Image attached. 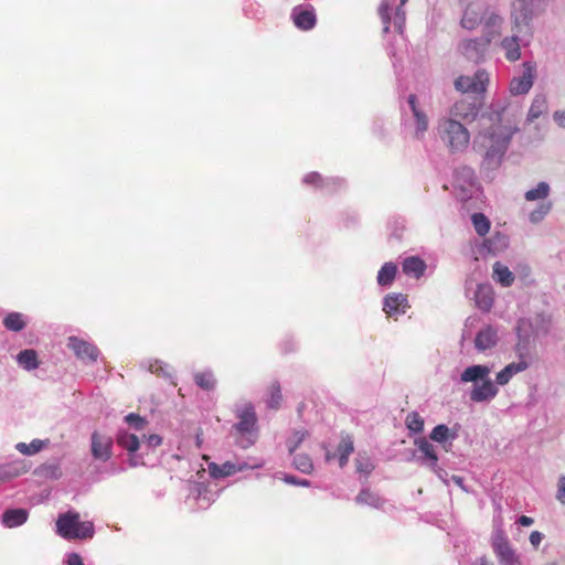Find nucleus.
Instances as JSON below:
<instances>
[{
  "mask_svg": "<svg viewBox=\"0 0 565 565\" xmlns=\"http://www.w3.org/2000/svg\"><path fill=\"white\" fill-rule=\"evenodd\" d=\"M519 106L508 99L493 102L479 119V128L472 140L473 150L482 158V168L498 169L519 131L514 116Z\"/></svg>",
  "mask_w": 565,
  "mask_h": 565,
  "instance_id": "obj_1",
  "label": "nucleus"
},
{
  "mask_svg": "<svg viewBox=\"0 0 565 565\" xmlns=\"http://www.w3.org/2000/svg\"><path fill=\"white\" fill-rule=\"evenodd\" d=\"M490 374L491 367L487 364H471L460 373V384H472L469 391V399L472 403H490L498 396L499 386H504L512 380L504 367L495 374L494 380Z\"/></svg>",
  "mask_w": 565,
  "mask_h": 565,
  "instance_id": "obj_2",
  "label": "nucleus"
},
{
  "mask_svg": "<svg viewBox=\"0 0 565 565\" xmlns=\"http://www.w3.org/2000/svg\"><path fill=\"white\" fill-rule=\"evenodd\" d=\"M504 23L501 12L482 1L467 3L460 20L461 28L468 31L482 25V36L491 44L502 36Z\"/></svg>",
  "mask_w": 565,
  "mask_h": 565,
  "instance_id": "obj_3",
  "label": "nucleus"
},
{
  "mask_svg": "<svg viewBox=\"0 0 565 565\" xmlns=\"http://www.w3.org/2000/svg\"><path fill=\"white\" fill-rule=\"evenodd\" d=\"M437 134L451 153H462L471 141V135L463 122L441 117L437 124Z\"/></svg>",
  "mask_w": 565,
  "mask_h": 565,
  "instance_id": "obj_4",
  "label": "nucleus"
},
{
  "mask_svg": "<svg viewBox=\"0 0 565 565\" xmlns=\"http://www.w3.org/2000/svg\"><path fill=\"white\" fill-rule=\"evenodd\" d=\"M55 532L67 541L88 540L95 534V527L90 521H82L78 512L68 510L61 513L55 522Z\"/></svg>",
  "mask_w": 565,
  "mask_h": 565,
  "instance_id": "obj_5",
  "label": "nucleus"
},
{
  "mask_svg": "<svg viewBox=\"0 0 565 565\" xmlns=\"http://www.w3.org/2000/svg\"><path fill=\"white\" fill-rule=\"evenodd\" d=\"M539 0H513L510 8L511 29L518 33L533 36V19L537 14Z\"/></svg>",
  "mask_w": 565,
  "mask_h": 565,
  "instance_id": "obj_6",
  "label": "nucleus"
},
{
  "mask_svg": "<svg viewBox=\"0 0 565 565\" xmlns=\"http://www.w3.org/2000/svg\"><path fill=\"white\" fill-rule=\"evenodd\" d=\"M551 185L546 181L539 182L534 188L524 193L527 202H537V205L529 213V221L532 224L542 222L552 211L553 203L548 200Z\"/></svg>",
  "mask_w": 565,
  "mask_h": 565,
  "instance_id": "obj_7",
  "label": "nucleus"
},
{
  "mask_svg": "<svg viewBox=\"0 0 565 565\" xmlns=\"http://www.w3.org/2000/svg\"><path fill=\"white\" fill-rule=\"evenodd\" d=\"M551 323V316L545 312L536 313L527 319H521L516 327L519 343L525 345L530 342L531 337L540 338L546 335Z\"/></svg>",
  "mask_w": 565,
  "mask_h": 565,
  "instance_id": "obj_8",
  "label": "nucleus"
},
{
  "mask_svg": "<svg viewBox=\"0 0 565 565\" xmlns=\"http://www.w3.org/2000/svg\"><path fill=\"white\" fill-rule=\"evenodd\" d=\"M532 38L524 33H518L511 29V34L497 40L498 46L502 50L509 62H516L521 58V47L527 46Z\"/></svg>",
  "mask_w": 565,
  "mask_h": 565,
  "instance_id": "obj_9",
  "label": "nucleus"
},
{
  "mask_svg": "<svg viewBox=\"0 0 565 565\" xmlns=\"http://www.w3.org/2000/svg\"><path fill=\"white\" fill-rule=\"evenodd\" d=\"M489 73L484 70H478L473 75H461L456 78L455 88L463 94L484 93L489 85Z\"/></svg>",
  "mask_w": 565,
  "mask_h": 565,
  "instance_id": "obj_10",
  "label": "nucleus"
},
{
  "mask_svg": "<svg viewBox=\"0 0 565 565\" xmlns=\"http://www.w3.org/2000/svg\"><path fill=\"white\" fill-rule=\"evenodd\" d=\"M536 77V63L524 62L521 66V72L515 75L509 85L511 95L519 96L525 95L532 88Z\"/></svg>",
  "mask_w": 565,
  "mask_h": 565,
  "instance_id": "obj_11",
  "label": "nucleus"
},
{
  "mask_svg": "<svg viewBox=\"0 0 565 565\" xmlns=\"http://www.w3.org/2000/svg\"><path fill=\"white\" fill-rule=\"evenodd\" d=\"M492 547L500 565H523L520 555L501 531L494 533Z\"/></svg>",
  "mask_w": 565,
  "mask_h": 565,
  "instance_id": "obj_12",
  "label": "nucleus"
},
{
  "mask_svg": "<svg viewBox=\"0 0 565 565\" xmlns=\"http://www.w3.org/2000/svg\"><path fill=\"white\" fill-rule=\"evenodd\" d=\"M479 108L475 102L468 98H460L455 102L444 116L446 118H452V120H459L461 122H472L477 119Z\"/></svg>",
  "mask_w": 565,
  "mask_h": 565,
  "instance_id": "obj_13",
  "label": "nucleus"
},
{
  "mask_svg": "<svg viewBox=\"0 0 565 565\" xmlns=\"http://www.w3.org/2000/svg\"><path fill=\"white\" fill-rule=\"evenodd\" d=\"M490 45L491 43L488 42L483 36L465 39L459 42L458 51L467 60L478 63L483 60Z\"/></svg>",
  "mask_w": 565,
  "mask_h": 565,
  "instance_id": "obj_14",
  "label": "nucleus"
},
{
  "mask_svg": "<svg viewBox=\"0 0 565 565\" xmlns=\"http://www.w3.org/2000/svg\"><path fill=\"white\" fill-rule=\"evenodd\" d=\"M262 465H248L245 461H226L223 465H216L215 462L209 463V472L211 477L218 479L232 476L236 472H241L247 469H256L259 468Z\"/></svg>",
  "mask_w": 565,
  "mask_h": 565,
  "instance_id": "obj_15",
  "label": "nucleus"
},
{
  "mask_svg": "<svg viewBox=\"0 0 565 565\" xmlns=\"http://www.w3.org/2000/svg\"><path fill=\"white\" fill-rule=\"evenodd\" d=\"M113 439L110 436L94 431L90 436V451L96 460L107 461L113 452Z\"/></svg>",
  "mask_w": 565,
  "mask_h": 565,
  "instance_id": "obj_16",
  "label": "nucleus"
},
{
  "mask_svg": "<svg viewBox=\"0 0 565 565\" xmlns=\"http://www.w3.org/2000/svg\"><path fill=\"white\" fill-rule=\"evenodd\" d=\"M67 347L79 360L86 363L95 362L99 354L98 349L94 344L77 337H70Z\"/></svg>",
  "mask_w": 565,
  "mask_h": 565,
  "instance_id": "obj_17",
  "label": "nucleus"
},
{
  "mask_svg": "<svg viewBox=\"0 0 565 565\" xmlns=\"http://www.w3.org/2000/svg\"><path fill=\"white\" fill-rule=\"evenodd\" d=\"M499 340V329L494 326L487 324L477 332L475 348L478 352H486L495 348Z\"/></svg>",
  "mask_w": 565,
  "mask_h": 565,
  "instance_id": "obj_18",
  "label": "nucleus"
},
{
  "mask_svg": "<svg viewBox=\"0 0 565 565\" xmlns=\"http://www.w3.org/2000/svg\"><path fill=\"white\" fill-rule=\"evenodd\" d=\"M408 308L407 297L403 294H388L383 301V311L388 316L397 319L406 312Z\"/></svg>",
  "mask_w": 565,
  "mask_h": 565,
  "instance_id": "obj_19",
  "label": "nucleus"
},
{
  "mask_svg": "<svg viewBox=\"0 0 565 565\" xmlns=\"http://www.w3.org/2000/svg\"><path fill=\"white\" fill-rule=\"evenodd\" d=\"M294 23L301 30H310L316 24V13L311 6H298L291 13Z\"/></svg>",
  "mask_w": 565,
  "mask_h": 565,
  "instance_id": "obj_20",
  "label": "nucleus"
},
{
  "mask_svg": "<svg viewBox=\"0 0 565 565\" xmlns=\"http://www.w3.org/2000/svg\"><path fill=\"white\" fill-rule=\"evenodd\" d=\"M415 445L423 454V457H420L423 465L431 469L434 472H438V456L436 447L423 437L415 439Z\"/></svg>",
  "mask_w": 565,
  "mask_h": 565,
  "instance_id": "obj_21",
  "label": "nucleus"
},
{
  "mask_svg": "<svg viewBox=\"0 0 565 565\" xmlns=\"http://www.w3.org/2000/svg\"><path fill=\"white\" fill-rule=\"evenodd\" d=\"M516 352H518V361H513L504 366V369L508 371L511 379H513L515 375L526 371L532 362V359L527 352V349L525 345L518 343L516 344Z\"/></svg>",
  "mask_w": 565,
  "mask_h": 565,
  "instance_id": "obj_22",
  "label": "nucleus"
},
{
  "mask_svg": "<svg viewBox=\"0 0 565 565\" xmlns=\"http://www.w3.org/2000/svg\"><path fill=\"white\" fill-rule=\"evenodd\" d=\"M407 102L415 119V136L416 138L420 139L424 137L425 132L428 129V117L418 107L415 95H409Z\"/></svg>",
  "mask_w": 565,
  "mask_h": 565,
  "instance_id": "obj_23",
  "label": "nucleus"
},
{
  "mask_svg": "<svg viewBox=\"0 0 565 565\" xmlns=\"http://www.w3.org/2000/svg\"><path fill=\"white\" fill-rule=\"evenodd\" d=\"M29 470V466L23 460H15L7 465H0V484L18 478Z\"/></svg>",
  "mask_w": 565,
  "mask_h": 565,
  "instance_id": "obj_24",
  "label": "nucleus"
},
{
  "mask_svg": "<svg viewBox=\"0 0 565 565\" xmlns=\"http://www.w3.org/2000/svg\"><path fill=\"white\" fill-rule=\"evenodd\" d=\"M476 306L482 311H490L494 302V290L489 284H480L475 292Z\"/></svg>",
  "mask_w": 565,
  "mask_h": 565,
  "instance_id": "obj_25",
  "label": "nucleus"
},
{
  "mask_svg": "<svg viewBox=\"0 0 565 565\" xmlns=\"http://www.w3.org/2000/svg\"><path fill=\"white\" fill-rule=\"evenodd\" d=\"M548 110L547 97L545 94H535L532 98L526 114V122L532 124Z\"/></svg>",
  "mask_w": 565,
  "mask_h": 565,
  "instance_id": "obj_26",
  "label": "nucleus"
},
{
  "mask_svg": "<svg viewBox=\"0 0 565 565\" xmlns=\"http://www.w3.org/2000/svg\"><path fill=\"white\" fill-rule=\"evenodd\" d=\"M238 423L235 428L241 433H250L256 424V416L254 407L250 404H246L242 409L237 411Z\"/></svg>",
  "mask_w": 565,
  "mask_h": 565,
  "instance_id": "obj_27",
  "label": "nucleus"
},
{
  "mask_svg": "<svg viewBox=\"0 0 565 565\" xmlns=\"http://www.w3.org/2000/svg\"><path fill=\"white\" fill-rule=\"evenodd\" d=\"M492 279L502 287H510L513 285L515 276L507 265L495 262L492 266Z\"/></svg>",
  "mask_w": 565,
  "mask_h": 565,
  "instance_id": "obj_28",
  "label": "nucleus"
},
{
  "mask_svg": "<svg viewBox=\"0 0 565 565\" xmlns=\"http://www.w3.org/2000/svg\"><path fill=\"white\" fill-rule=\"evenodd\" d=\"M402 266L404 274L414 278L422 277L426 269L425 262L416 256L405 258Z\"/></svg>",
  "mask_w": 565,
  "mask_h": 565,
  "instance_id": "obj_29",
  "label": "nucleus"
},
{
  "mask_svg": "<svg viewBox=\"0 0 565 565\" xmlns=\"http://www.w3.org/2000/svg\"><path fill=\"white\" fill-rule=\"evenodd\" d=\"M484 247L489 253L497 255L504 252L509 246V237L503 233H494L491 237L484 241Z\"/></svg>",
  "mask_w": 565,
  "mask_h": 565,
  "instance_id": "obj_30",
  "label": "nucleus"
},
{
  "mask_svg": "<svg viewBox=\"0 0 565 565\" xmlns=\"http://www.w3.org/2000/svg\"><path fill=\"white\" fill-rule=\"evenodd\" d=\"M28 520V511L24 509L7 510L2 515V523L7 527H15L22 525Z\"/></svg>",
  "mask_w": 565,
  "mask_h": 565,
  "instance_id": "obj_31",
  "label": "nucleus"
},
{
  "mask_svg": "<svg viewBox=\"0 0 565 565\" xmlns=\"http://www.w3.org/2000/svg\"><path fill=\"white\" fill-rule=\"evenodd\" d=\"M50 445L49 439H33L30 444L18 443L14 448L24 456H34L47 448Z\"/></svg>",
  "mask_w": 565,
  "mask_h": 565,
  "instance_id": "obj_32",
  "label": "nucleus"
},
{
  "mask_svg": "<svg viewBox=\"0 0 565 565\" xmlns=\"http://www.w3.org/2000/svg\"><path fill=\"white\" fill-rule=\"evenodd\" d=\"M355 502L359 505H367L373 509H381L384 504V500L377 493L372 492L370 489H362L355 497Z\"/></svg>",
  "mask_w": 565,
  "mask_h": 565,
  "instance_id": "obj_33",
  "label": "nucleus"
},
{
  "mask_svg": "<svg viewBox=\"0 0 565 565\" xmlns=\"http://www.w3.org/2000/svg\"><path fill=\"white\" fill-rule=\"evenodd\" d=\"M397 273V266L392 263H385L377 273L376 281L382 287H388L393 284Z\"/></svg>",
  "mask_w": 565,
  "mask_h": 565,
  "instance_id": "obj_34",
  "label": "nucleus"
},
{
  "mask_svg": "<svg viewBox=\"0 0 565 565\" xmlns=\"http://www.w3.org/2000/svg\"><path fill=\"white\" fill-rule=\"evenodd\" d=\"M117 443L120 447L126 449L128 452L134 454L139 449V438L135 434L119 430L117 434Z\"/></svg>",
  "mask_w": 565,
  "mask_h": 565,
  "instance_id": "obj_35",
  "label": "nucleus"
},
{
  "mask_svg": "<svg viewBox=\"0 0 565 565\" xmlns=\"http://www.w3.org/2000/svg\"><path fill=\"white\" fill-rule=\"evenodd\" d=\"M17 362L26 371L35 370L39 366L38 354L34 350H23L17 355Z\"/></svg>",
  "mask_w": 565,
  "mask_h": 565,
  "instance_id": "obj_36",
  "label": "nucleus"
},
{
  "mask_svg": "<svg viewBox=\"0 0 565 565\" xmlns=\"http://www.w3.org/2000/svg\"><path fill=\"white\" fill-rule=\"evenodd\" d=\"M194 382L204 391H213L216 386V379L210 370L195 373Z\"/></svg>",
  "mask_w": 565,
  "mask_h": 565,
  "instance_id": "obj_37",
  "label": "nucleus"
},
{
  "mask_svg": "<svg viewBox=\"0 0 565 565\" xmlns=\"http://www.w3.org/2000/svg\"><path fill=\"white\" fill-rule=\"evenodd\" d=\"M282 402L281 388L279 383L273 382L268 386L266 403L270 408H279Z\"/></svg>",
  "mask_w": 565,
  "mask_h": 565,
  "instance_id": "obj_38",
  "label": "nucleus"
},
{
  "mask_svg": "<svg viewBox=\"0 0 565 565\" xmlns=\"http://www.w3.org/2000/svg\"><path fill=\"white\" fill-rule=\"evenodd\" d=\"M471 222L478 235L484 236L486 234H488L491 223L484 214L473 213L471 215Z\"/></svg>",
  "mask_w": 565,
  "mask_h": 565,
  "instance_id": "obj_39",
  "label": "nucleus"
},
{
  "mask_svg": "<svg viewBox=\"0 0 565 565\" xmlns=\"http://www.w3.org/2000/svg\"><path fill=\"white\" fill-rule=\"evenodd\" d=\"M355 467L359 473L367 477L374 470L375 466L371 457H369L366 454H359L355 459Z\"/></svg>",
  "mask_w": 565,
  "mask_h": 565,
  "instance_id": "obj_40",
  "label": "nucleus"
},
{
  "mask_svg": "<svg viewBox=\"0 0 565 565\" xmlns=\"http://www.w3.org/2000/svg\"><path fill=\"white\" fill-rule=\"evenodd\" d=\"M429 438L436 443L444 444L448 439H455V435L450 433L448 426L437 425L430 433Z\"/></svg>",
  "mask_w": 565,
  "mask_h": 565,
  "instance_id": "obj_41",
  "label": "nucleus"
},
{
  "mask_svg": "<svg viewBox=\"0 0 565 565\" xmlns=\"http://www.w3.org/2000/svg\"><path fill=\"white\" fill-rule=\"evenodd\" d=\"M7 329L12 331H20L24 328V321L21 313H9L3 321Z\"/></svg>",
  "mask_w": 565,
  "mask_h": 565,
  "instance_id": "obj_42",
  "label": "nucleus"
},
{
  "mask_svg": "<svg viewBox=\"0 0 565 565\" xmlns=\"http://www.w3.org/2000/svg\"><path fill=\"white\" fill-rule=\"evenodd\" d=\"M405 424L414 433H420L424 429V419L416 412H412L406 416Z\"/></svg>",
  "mask_w": 565,
  "mask_h": 565,
  "instance_id": "obj_43",
  "label": "nucleus"
},
{
  "mask_svg": "<svg viewBox=\"0 0 565 565\" xmlns=\"http://www.w3.org/2000/svg\"><path fill=\"white\" fill-rule=\"evenodd\" d=\"M294 465L303 473H310L313 469V463L310 457L303 454H299L294 457Z\"/></svg>",
  "mask_w": 565,
  "mask_h": 565,
  "instance_id": "obj_44",
  "label": "nucleus"
},
{
  "mask_svg": "<svg viewBox=\"0 0 565 565\" xmlns=\"http://www.w3.org/2000/svg\"><path fill=\"white\" fill-rule=\"evenodd\" d=\"M149 371L151 373L162 375L166 377H171L172 375V369L168 364H164L163 362L158 360H156L153 363H150Z\"/></svg>",
  "mask_w": 565,
  "mask_h": 565,
  "instance_id": "obj_45",
  "label": "nucleus"
},
{
  "mask_svg": "<svg viewBox=\"0 0 565 565\" xmlns=\"http://www.w3.org/2000/svg\"><path fill=\"white\" fill-rule=\"evenodd\" d=\"M307 436V431L306 430H302V429H299V430H295L292 433V435L289 437L288 439V449L289 451L292 454L298 447L299 445L305 440Z\"/></svg>",
  "mask_w": 565,
  "mask_h": 565,
  "instance_id": "obj_46",
  "label": "nucleus"
},
{
  "mask_svg": "<svg viewBox=\"0 0 565 565\" xmlns=\"http://www.w3.org/2000/svg\"><path fill=\"white\" fill-rule=\"evenodd\" d=\"M391 9V2L390 0H383L379 8V13L382 19V22L384 24L383 31L388 32L390 30V14L388 11Z\"/></svg>",
  "mask_w": 565,
  "mask_h": 565,
  "instance_id": "obj_47",
  "label": "nucleus"
},
{
  "mask_svg": "<svg viewBox=\"0 0 565 565\" xmlns=\"http://www.w3.org/2000/svg\"><path fill=\"white\" fill-rule=\"evenodd\" d=\"M303 183L324 188L329 185L330 180H323L317 172H310L303 177Z\"/></svg>",
  "mask_w": 565,
  "mask_h": 565,
  "instance_id": "obj_48",
  "label": "nucleus"
},
{
  "mask_svg": "<svg viewBox=\"0 0 565 565\" xmlns=\"http://www.w3.org/2000/svg\"><path fill=\"white\" fill-rule=\"evenodd\" d=\"M354 446L353 440L350 436H345L341 439L339 446H338V455H347L350 457V455L353 452Z\"/></svg>",
  "mask_w": 565,
  "mask_h": 565,
  "instance_id": "obj_49",
  "label": "nucleus"
},
{
  "mask_svg": "<svg viewBox=\"0 0 565 565\" xmlns=\"http://www.w3.org/2000/svg\"><path fill=\"white\" fill-rule=\"evenodd\" d=\"M555 498L561 504L565 505V476L564 475H562L557 478Z\"/></svg>",
  "mask_w": 565,
  "mask_h": 565,
  "instance_id": "obj_50",
  "label": "nucleus"
},
{
  "mask_svg": "<svg viewBox=\"0 0 565 565\" xmlns=\"http://www.w3.org/2000/svg\"><path fill=\"white\" fill-rule=\"evenodd\" d=\"M126 423L132 426L137 430H141L145 427L146 420L137 414H129L125 417Z\"/></svg>",
  "mask_w": 565,
  "mask_h": 565,
  "instance_id": "obj_51",
  "label": "nucleus"
},
{
  "mask_svg": "<svg viewBox=\"0 0 565 565\" xmlns=\"http://www.w3.org/2000/svg\"><path fill=\"white\" fill-rule=\"evenodd\" d=\"M554 122L562 129H565V110H555L553 113Z\"/></svg>",
  "mask_w": 565,
  "mask_h": 565,
  "instance_id": "obj_52",
  "label": "nucleus"
},
{
  "mask_svg": "<svg viewBox=\"0 0 565 565\" xmlns=\"http://www.w3.org/2000/svg\"><path fill=\"white\" fill-rule=\"evenodd\" d=\"M404 22H405V12L401 8H398L395 12L394 24L399 32H402Z\"/></svg>",
  "mask_w": 565,
  "mask_h": 565,
  "instance_id": "obj_53",
  "label": "nucleus"
},
{
  "mask_svg": "<svg viewBox=\"0 0 565 565\" xmlns=\"http://www.w3.org/2000/svg\"><path fill=\"white\" fill-rule=\"evenodd\" d=\"M544 539V535L543 533L539 532V531H533L531 534H530V543L532 544L533 547L537 548L539 545L541 544L542 540Z\"/></svg>",
  "mask_w": 565,
  "mask_h": 565,
  "instance_id": "obj_54",
  "label": "nucleus"
},
{
  "mask_svg": "<svg viewBox=\"0 0 565 565\" xmlns=\"http://www.w3.org/2000/svg\"><path fill=\"white\" fill-rule=\"evenodd\" d=\"M285 481L287 483L296 484V486H301V487H309V484H310L309 480H307V479L298 480V479H296L295 477H291V476L286 477Z\"/></svg>",
  "mask_w": 565,
  "mask_h": 565,
  "instance_id": "obj_55",
  "label": "nucleus"
},
{
  "mask_svg": "<svg viewBox=\"0 0 565 565\" xmlns=\"http://www.w3.org/2000/svg\"><path fill=\"white\" fill-rule=\"evenodd\" d=\"M67 565H84L81 556L76 553H73L67 558Z\"/></svg>",
  "mask_w": 565,
  "mask_h": 565,
  "instance_id": "obj_56",
  "label": "nucleus"
},
{
  "mask_svg": "<svg viewBox=\"0 0 565 565\" xmlns=\"http://www.w3.org/2000/svg\"><path fill=\"white\" fill-rule=\"evenodd\" d=\"M147 443L150 447H157L161 444V437L158 435H150L147 438Z\"/></svg>",
  "mask_w": 565,
  "mask_h": 565,
  "instance_id": "obj_57",
  "label": "nucleus"
},
{
  "mask_svg": "<svg viewBox=\"0 0 565 565\" xmlns=\"http://www.w3.org/2000/svg\"><path fill=\"white\" fill-rule=\"evenodd\" d=\"M518 523L522 526H531L534 523V520L530 516L522 515L519 518Z\"/></svg>",
  "mask_w": 565,
  "mask_h": 565,
  "instance_id": "obj_58",
  "label": "nucleus"
},
{
  "mask_svg": "<svg viewBox=\"0 0 565 565\" xmlns=\"http://www.w3.org/2000/svg\"><path fill=\"white\" fill-rule=\"evenodd\" d=\"M349 461V456L347 455H339V463L340 467H344Z\"/></svg>",
  "mask_w": 565,
  "mask_h": 565,
  "instance_id": "obj_59",
  "label": "nucleus"
},
{
  "mask_svg": "<svg viewBox=\"0 0 565 565\" xmlns=\"http://www.w3.org/2000/svg\"><path fill=\"white\" fill-rule=\"evenodd\" d=\"M480 565H493L490 561H488L487 558L482 557L480 558Z\"/></svg>",
  "mask_w": 565,
  "mask_h": 565,
  "instance_id": "obj_60",
  "label": "nucleus"
},
{
  "mask_svg": "<svg viewBox=\"0 0 565 565\" xmlns=\"http://www.w3.org/2000/svg\"><path fill=\"white\" fill-rule=\"evenodd\" d=\"M463 172L467 174V177L469 179H472L473 173H472V171L470 169H466V170H463Z\"/></svg>",
  "mask_w": 565,
  "mask_h": 565,
  "instance_id": "obj_61",
  "label": "nucleus"
},
{
  "mask_svg": "<svg viewBox=\"0 0 565 565\" xmlns=\"http://www.w3.org/2000/svg\"><path fill=\"white\" fill-rule=\"evenodd\" d=\"M129 463H130V466H132V467H136V466L138 465V462H137V460H136L135 458H130V459H129Z\"/></svg>",
  "mask_w": 565,
  "mask_h": 565,
  "instance_id": "obj_62",
  "label": "nucleus"
},
{
  "mask_svg": "<svg viewBox=\"0 0 565 565\" xmlns=\"http://www.w3.org/2000/svg\"><path fill=\"white\" fill-rule=\"evenodd\" d=\"M452 479H454V481H455L457 484H461V478H460V477H454Z\"/></svg>",
  "mask_w": 565,
  "mask_h": 565,
  "instance_id": "obj_63",
  "label": "nucleus"
},
{
  "mask_svg": "<svg viewBox=\"0 0 565 565\" xmlns=\"http://www.w3.org/2000/svg\"><path fill=\"white\" fill-rule=\"evenodd\" d=\"M202 443L201 436L196 435V445L200 446Z\"/></svg>",
  "mask_w": 565,
  "mask_h": 565,
  "instance_id": "obj_64",
  "label": "nucleus"
}]
</instances>
